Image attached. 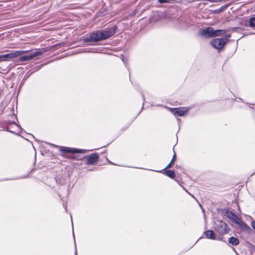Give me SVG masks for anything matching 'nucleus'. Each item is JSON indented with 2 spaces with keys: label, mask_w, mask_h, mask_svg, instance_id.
Wrapping results in <instances>:
<instances>
[{
  "label": "nucleus",
  "mask_w": 255,
  "mask_h": 255,
  "mask_svg": "<svg viewBox=\"0 0 255 255\" xmlns=\"http://www.w3.org/2000/svg\"><path fill=\"white\" fill-rule=\"evenodd\" d=\"M116 29L117 28L114 27L105 30H99L89 33L84 37V41L98 42L107 39L116 33Z\"/></svg>",
  "instance_id": "f257e3e1"
},
{
  "label": "nucleus",
  "mask_w": 255,
  "mask_h": 255,
  "mask_svg": "<svg viewBox=\"0 0 255 255\" xmlns=\"http://www.w3.org/2000/svg\"><path fill=\"white\" fill-rule=\"evenodd\" d=\"M227 31L224 29L214 30L213 27H210L202 30L200 32V35L206 37H213L224 35Z\"/></svg>",
  "instance_id": "f03ea898"
},
{
  "label": "nucleus",
  "mask_w": 255,
  "mask_h": 255,
  "mask_svg": "<svg viewBox=\"0 0 255 255\" xmlns=\"http://www.w3.org/2000/svg\"><path fill=\"white\" fill-rule=\"evenodd\" d=\"M215 230L216 232L219 233L220 235L218 237L217 240H222V235L226 234L229 232V228L227 225L220 221H218L215 223Z\"/></svg>",
  "instance_id": "7ed1b4c3"
},
{
  "label": "nucleus",
  "mask_w": 255,
  "mask_h": 255,
  "mask_svg": "<svg viewBox=\"0 0 255 255\" xmlns=\"http://www.w3.org/2000/svg\"><path fill=\"white\" fill-rule=\"evenodd\" d=\"M231 37L230 34H227L226 38H215L211 42L212 46L216 49H222L228 41V38Z\"/></svg>",
  "instance_id": "20e7f679"
},
{
  "label": "nucleus",
  "mask_w": 255,
  "mask_h": 255,
  "mask_svg": "<svg viewBox=\"0 0 255 255\" xmlns=\"http://www.w3.org/2000/svg\"><path fill=\"white\" fill-rule=\"evenodd\" d=\"M27 52L28 51L19 50L15 51L6 54L0 55V61H6L8 59H12L18 57Z\"/></svg>",
  "instance_id": "39448f33"
},
{
  "label": "nucleus",
  "mask_w": 255,
  "mask_h": 255,
  "mask_svg": "<svg viewBox=\"0 0 255 255\" xmlns=\"http://www.w3.org/2000/svg\"><path fill=\"white\" fill-rule=\"evenodd\" d=\"M43 52L40 50H37L34 52L29 53L26 55L22 56L19 57V60L21 62L29 61L33 59L35 57L41 55Z\"/></svg>",
  "instance_id": "423d86ee"
},
{
  "label": "nucleus",
  "mask_w": 255,
  "mask_h": 255,
  "mask_svg": "<svg viewBox=\"0 0 255 255\" xmlns=\"http://www.w3.org/2000/svg\"><path fill=\"white\" fill-rule=\"evenodd\" d=\"M170 112L176 117L184 116L188 111V109L185 107L170 108Z\"/></svg>",
  "instance_id": "0eeeda50"
},
{
  "label": "nucleus",
  "mask_w": 255,
  "mask_h": 255,
  "mask_svg": "<svg viewBox=\"0 0 255 255\" xmlns=\"http://www.w3.org/2000/svg\"><path fill=\"white\" fill-rule=\"evenodd\" d=\"M224 215L228 217L230 220H232L235 223L239 224V221H240V218L235 215L233 212L226 210L224 212Z\"/></svg>",
  "instance_id": "6e6552de"
},
{
  "label": "nucleus",
  "mask_w": 255,
  "mask_h": 255,
  "mask_svg": "<svg viewBox=\"0 0 255 255\" xmlns=\"http://www.w3.org/2000/svg\"><path fill=\"white\" fill-rule=\"evenodd\" d=\"M86 163L90 165H95L96 164L99 160V155L97 153H95L91 154L87 157Z\"/></svg>",
  "instance_id": "1a4fd4ad"
},
{
  "label": "nucleus",
  "mask_w": 255,
  "mask_h": 255,
  "mask_svg": "<svg viewBox=\"0 0 255 255\" xmlns=\"http://www.w3.org/2000/svg\"><path fill=\"white\" fill-rule=\"evenodd\" d=\"M60 151L66 153H85L86 150L84 149H77L76 148L67 147H61Z\"/></svg>",
  "instance_id": "9d476101"
},
{
  "label": "nucleus",
  "mask_w": 255,
  "mask_h": 255,
  "mask_svg": "<svg viewBox=\"0 0 255 255\" xmlns=\"http://www.w3.org/2000/svg\"><path fill=\"white\" fill-rule=\"evenodd\" d=\"M204 234L206 236V238L208 239H210L211 240L216 239V235L213 231H211V230L205 231L204 232Z\"/></svg>",
  "instance_id": "9b49d317"
},
{
  "label": "nucleus",
  "mask_w": 255,
  "mask_h": 255,
  "mask_svg": "<svg viewBox=\"0 0 255 255\" xmlns=\"http://www.w3.org/2000/svg\"><path fill=\"white\" fill-rule=\"evenodd\" d=\"M229 243L233 246H237L239 244V241L238 238L232 237L228 239Z\"/></svg>",
  "instance_id": "f8f14e48"
},
{
  "label": "nucleus",
  "mask_w": 255,
  "mask_h": 255,
  "mask_svg": "<svg viewBox=\"0 0 255 255\" xmlns=\"http://www.w3.org/2000/svg\"><path fill=\"white\" fill-rule=\"evenodd\" d=\"M164 173L166 175L171 178H174L175 176V172L173 170H167L165 171Z\"/></svg>",
  "instance_id": "ddd939ff"
},
{
  "label": "nucleus",
  "mask_w": 255,
  "mask_h": 255,
  "mask_svg": "<svg viewBox=\"0 0 255 255\" xmlns=\"http://www.w3.org/2000/svg\"><path fill=\"white\" fill-rule=\"evenodd\" d=\"M176 158V154L174 152V154L173 155V157H172V158L171 161L167 165V166L165 167V169L170 168L172 166V165L174 164V162L175 161Z\"/></svg>",
  "instance_id": "4468645a"
},
{
  "label": "nucleus",
  "mask_w": 255,
  "mask_h": 255,
  "mask_svg": "<svg viewBox=\"0 0 255 255\" xmlns=\"http://www.w3.org/2000/svg\"><path fill=\"white\" fill-rule=\"evenodd\" d=\"M249 24L251 27H255V17H251L250 19Z\"/></svg>",
  "instance_id": "2eb2a0df"
},
{
  "label": "nucleus",
  "mask_w": 255,
  "mask_h": 255,
  "mask_svg": "<svg viewBox=\"0 0 255 255\" xmlns=\"http://www.w3.org/2000/svg\"><path fill=\"white\" fill-rule=\"evenodd\" d=\"M158 2L161 3H163L168 2V0H158Z\"/></svg>",
  "instance_id": "dca6fc26"
},
{
  "label": "nucleus",
  "mask_w": 255,
  "mask_h": 255,
  "mask_svg": "<svg viewBox=\"0 0 255 255\" xmlns=\"http://www.w3.org/2000/svg\"><path fill=\"white\" fill-rule=\"evenodd\" d=\"M85 52H94V49H85Z\"/></svg>",
  "instance_id": "f3484780"
},
{
  "label": "nucleus",
  "mask_w": 255,
  "mask_h": 255,
  "mask_svg": "<svg viewBox=\"0 0 255 255\" xmlns=\"http://www.w3.org/2000/svg\"><path fill=\"white\" fill-rule=\"evenodd\" d=\"M252 227L254 229V230L255 231V221H253L252 222Z\"/></svg>",
  "instance_id": "a211bd4d"
},
{
  "label": "nucleus",
  "mask_w": 255,
  "mask_h": 255,
  "mask_svg": "<svg viewBox=\"0 0 255 255\" xmlns=\"http://www.w3.org/2000/svg\"><path fill=\"white\" fill-rule=\"evenodd\" d=\"M228 6V4H227V5H225L224 6L220 8V11H223L224 9H225L226 8H227Z\"/></svg>",
  "instance_id": "6ab92c4d"
},
{
  "label": "nucleus",
  "mask_w": 255,
  "mask_h": 255,
  "mask_svg": "<svg viewBox=\"0 0 255 255\" xmlns=\"http://www.w3.org/2000/svg\"><path fill=\"white\" fill-rule=\"evenodd\" d=\"M50 145H52L53 146H57V145L52 144H50Z\"/></svg>",
  "instance_id": "aec40b11"
},
{
  "label": "nucleus",
  "mask_w": 255,
  "mask_h": 255,
  "mask_svg": "<svg viewBox=\"0 0 255 255\" xmlns=\"http://www.w3.org/2000/svg\"><path fill=\"white\" fill-rule=\"evenodd\" d=\"M75 255H77V250L75 251Z\"/></svg>",
  "instance_id": "412c9836"
},
{
  "label": "nucleus",
  "mask_w": 255,
  "mask_h": 255,
  "mask_svg": "<svg viewBox=\"0 0 255 255\" xmlns=\"http://www.w3.org/2000/svg\"><path fill=\"white\" fill-rule=\"evenodd\" d=\"M64 207H65V209L66 210V209H67V206H66V205H65Z\"/></svg>",
  "instance_id": "4be33fe9"
},
{
  "label": "nucleus",
  "mask_w": 255,
  "mask_h": 255,
  "mask_svg": "<svg viewBox=\"0 0 255 255\" xmlns=\"http://www.w3.org/2000/svg\"><path fill=\"white\" fill-rule=\"evenodd\" d=\"M191 195V196H192L193 198H195V197H194V196L193 195Z\"/></svg>",
  "instance_id": "5701e85b"
},
{
  "label": "nucleus",
  "mask_w": 255,
  "mask_h": 255,
  "mask_svg": "<svg viewBox=\"0 0 255 255\" xmlns=\"http://www.w3.org/2000/svg\"><path fill=\"white\" fill-rule=\"evenodd\" d=\"M187 193H188L189 195H191V193H189V192H187Z\"/></svg>",
  "instance_id": "b1692460"
},
{
  "label": "nucleus",
  "mask_w": 255,
  "mask_h": 255,
  "mask_svg": "<svg viewBox=\"0 0 255 255\" xmlns=\"http://www.w3.org/2000/svg\"><path fill=\"white\" fill-rule=\"evenodd\" d=\"M187 193H188L189 195H191V193H189V192H187Z\"/></svg>",
  "instance_id": "393cba45"
},
{
  "label": "nucleus",
  "mask_w": 255,
  "mask_h": 255,
  "mask_svg": "<svg viewBox=\"0 0 255 255\" xmlns=\"http://www.w3.org/2000/svg\"><path fill=\"white\" fill-rule=\"evenodd\" d=\"M187 193H188L189 195H191V193H189V192H187Z\"/></svg>",
  "instance_id": "a878e982"
}]
</instances>
